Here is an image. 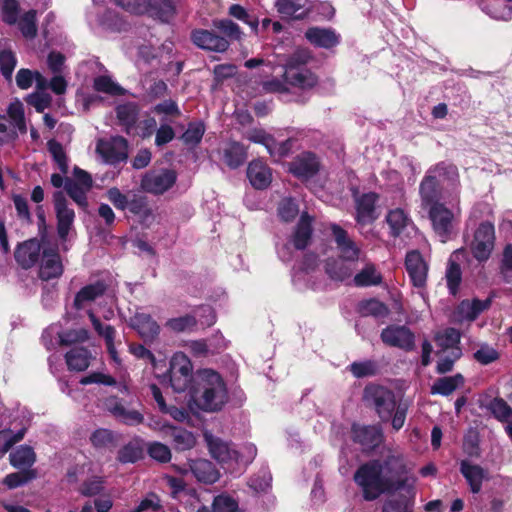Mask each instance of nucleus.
<instances>
[{
	"label": "nucleus",
	"instance_id": "1",
	"mask_svg": "<svg viewBox=\"0 0 512 512\" xmlns=\"http://www.w3.org/2000/svg\"><path fill=\"white\" fill-rule=\"evenodd\" d=\"M354 481L365 500L371 501L383 493L406 490L414 495L416 479L408 475L401 455H390L385 460H373L361 465L354 474Z\"/></svg>",
	"mask_w": 512,
	"mask_h": 512
},
{
	"label": "nucleus",
	"instance_id": "2",
	"mask_svg": "<svg viewBox=\"0 0 512 512\" xmlns=\"http://www.w3.org/2000/svg\"><path fill=\"white\" fill-rule=\"evenodd\" d=\"M420 194L424 203H432L441 198L450 205H459L458 168L448 162H440L430 167L420 184Z\"/></svg>",
	"mask_w": 512,
	"mask_h": 512
},
{
	"label": "nucleus",
	"instance_id": "3",
	"mask_svg": "<svg viewBox=\"0 0 512 512\" xmlns=\"http://www.w3.org/2000/svg\"><path fill=\"white\" fill-rule=\"evenodd\" d=\"M189 393L194 404L208 412L220 410L228 400L222 377L211 369H202L195 373L194 384Z\"/></svg>",
	"mask_w": 512,
	"mask_h": 512
},
{
	"label": "nucleus",
	"instance_id": "4",
	"mask_svg": "<svg viewBox=\"0 0 512 512\" xmlns=\"http://www.w3.org/2000/svg\"><path fill=\"white\" fill-rule=\"evenodd\" d=\"M192 372L190 359L183 352L175 353L170 361V383L175 392L191 389L195 378Z\"/></svg>",
	"mask_w": 512,
	"mask_h": 512
},
{
	"label": "nucleus",
	"instance_id": "5",
	"mask_svg": "<svg viewBox=\"0 0 512 512\" xmlns=\"http://www.w3.org/2000/svg\"><path fill=\"white\" fill-rule=\"evenodd\" d=\"M431 205L429 209V217L433 225L435 233L445 242L452 231L453 221L459 214L458 205H451L454 210L448 209L443 203L434 200L432 203H425Z\"/></svg>",
	"mask_w": 512,
	"mask_h": 512
},
{
	"label": "nucleus",
	"instance_id": "6",
	"mask_svg": "<svg viewBox=\"0 0 512 512\" xmlns=\"http://www.w3.org/2000/svg\"><path fill=\"white\" fill-rule=\"evenodd\" d=\"M495 242V229L491 222H482L475 231L474 238L470 244L473 256L479 261L489 258Z\"/></svg>",
	"mask_w": 512,
	"mask_h": 512
},
{
	"label": "nucleus",
	"instance_id": "7",
	"mask_svg": "<svg viewBox=\"0 0 512 512\" xmlns=\"http://www.w3.org/2000/svg\"><path fill=\"white\" fill-rule=\"evenodd\" d=\"M365 397L371 401L383 421H388L397 409L392 391L382 386H370L365 389Z\"/></svg>",
	"mask_w": 512,
	"mask_h": 512
},
{
	"label": "nucleus",
	"instance_id": "8",
	"mask_svg": "<svg viewBox=\"0 0 512 512\" xmlns=\"http://www.w3.org/2000/svg\"><path fill=\"white\" fill-rule=\"evenodd\" d=\"M96 151L106 163L116 164L127 159L128 143L121 136L111 137L108 140H99Z\"/></svg>",
	"mask_w": 512,
	"mask_h": 512
},
{
	"label": "nucleus",
	"instance_id": "9",
	"mask_svg": "<svg viewBox=\"0 0 512 512\" xmlns=\"http://www.w3.org/2000/svg\"><path fill=\"white\" fill-rule=\"evenodd\" d=\"M381 340L384 344L402 350H412L415 345L413 332L404 325H390L382 330Z\"/></svg>",
	"mask_w": 512,
	"mask_h": 512
},
{
	"label": "nucleus",
	"instance_id": "10",
	"mask_svg": "<svg viewBox=\"0 0 512 512\" xmlns=\"http://www.w3.org/2000/svg\"><path fill=\"white\" fill-rule=\"evenodd\" d=\"M204 438L207 442L211 456L219 463L227 466L238 464L239 452L233 449L229 443L213 436L208 431L204 433Z\"/></svg>",
	"mask_w": 512,
	"mask_h": 512
},
{
	"label": "nucleus",
	"instance_id": "11",
	"mask_svg": "<svg viewBox=\"0 0 512 512\" xmlns=\"http://www.w3.org/2000/svg\"><path fill=\"white\" fill-rule=\"evenodd\" d=\"M339 257L345 261H351L356 264L362 259V252L358 245L348 236L347 232L340 226L333 224L331 226Z\"/></svg>",
	"mask_w": 512,
	"mask_h": 512
},
{
	"label": "nucleus",
	"instance_id": "12",
	"mask_svg": "<svg viewBox=\"0 0 512 512\" xmlns=\"http://www.w3.org/2000/svg\"><path fill=\"white\" fill-rule=\"evenodd\" d=\"M405 266L414 287L423 289L428 276V264L417 250L407 253Z\"/></svg>",
	"mask_w": 512,
	"mask_h": 512
},
{
	"label": "nucleus",
	"instance_id": "13",
	"mask_svg": "<svg viewBox=\"0 0 512 512\" xmlns=\"http://www.w3.org/2000/svg\"><path fill=\"white\" fill-rule=\"evenodd\" d=\"M176 174L172 170L147 173L141 182L143 190L152 194H162L173 186Z\"/></svg>",
	"mask_w": 512,
	"mask_h": 512
},
{
	"label": "nucleus",
	"instance_id": "14",
	"mask_svg": "<svg viewBox=\"0 0 512 512\" xmlns=\"http://www.w3.org/2000/svg\"><path fill=\"white\" fill-rule=\"evenodd\" d=\"M177 470L183 475L190 471L197 481L205 484L215 483L220 477L214 465L205 459L189 460L188 468H177Z\"/></svg>",
	"mask_w": 512,
	"mask_h": 512
},
{
	"label": "nucleus",
	"instance_id": "15",
	"mask_svg": "<svg viewBox=\"0 0 512 512\" xmlns=\"http://www.w3.org/2000/svg\"><path fill=\"white\" fill-rule=\"evenodd\" d=\"M39 264V276L42 280L57 278L63 273L62 261L55 248H43Z\"/></svg>",
	"mask_w": 512,
	"mask_h": 512
},
{
	"label": "nucleus",
	"instance_id": "16",
	"mask_svg": "<svg viewBox=\"0 0 512 512\" xmlns=\"http://www.w3.org/2000/svg\"><path fill=\"white\" fill-rule=\"evenodd\" d=\"M46 244L40 243L36 239H30L20 244L15 252V259L19 265L28 269L40 261L42 257L43 248Z\"/></svg>",
	"mask_w": 512,
	"mask_h": 512
},
{
	"label": "nucleus",
	"instance_id": "17",
	"mask_svg": "<svg viewBox=\"0 0 512 512\" xmlns=\"http://www.w3.org/2000/svg\"><path fill=\"white\" fill-rule=\"evenodd\" d=\"M192 42L203 50L224 52L229 47V42L212 31L197 29L191 33Z\"/></svg>",
	"mask_w": 512,
	"mask_h": 512
},
{
	"label": "nucleus",
	"instance_id": "18",
	"mask_svg": "<svg viewBox=\"0 0 512 512\" xmlns=\"http://www.w3.org/2000/svg\"><path fill=\"white\" fill-rule=\"evenodd\" d=\"M106 291V285L101 281L88 284L82 287L74 298V306L78 310L88 309L89 311H95L91 309V305L101 299Z\"/></svg>",
	"mask_w": 512,
	"mask_h": 512
},
{
	"label": "nucleus",
	"instance_id": "19",
	"mask_svg": "<svg viewBox=\"0 0 512 512\" xmlns=\"http://www.w3.org/2000/svg\"><path fill=\"white\" fill-rule=\"evenodd\" d=\"M54 204L58 220V235L62 240H65L73 224L75 214L68 207L65 196L60 191L54 194Z\"/></svg>",
	"mask_w": 512,
	"mask_h": 512
},
{
	"label": "nucleus",
	"instance_id": "20",
	"mask_svg": "<svg viewBox=\"0 0 512 512\" xmlns=\"http://www.w3.org/2000/svg\"><path fill=\"white\" fill-rule=\"evenodd\" d=\"M154 429H158L165 435L170 436L174 448L178 451L190 450L196 445L195 435L185 429L173 427L169 424L159 425L158 423H155Z\"/></svg>",
	"mask_w": 512,
	"mask_h": 512
},
{
	"label": "nucleus",
	"instance_id": "21",
	"mask_svg": "<svg viewBox=\"0 0 512 512\" xmlns=\"http://www.w3.org/2000/svg\"><path fill=\"white\" fill-rule=\"evenodd\" d=\"M286 82L295 88L307 90L313 88L317 84V77L307 69H299L290 63L284 72Z\"/></svg>",
	"mask_w": 512,
	"mask_h": 512
},
{
	"label": "nucleus",
	"instance_id": "22",
	"mask_svg": "<svg viewBox=\"0 0 512 512\" xmlns=\"http://www.w3.org/2000/svg\"><path fill=\"white\" fill-rule=\"evenodd\" d=\"M356 202V220L360 224L371 223L376 219L375 203L377 194L373 192L365 193L361 196L354 194Z\"/></svg>",
	"mask_w": 512,
	"mask_h": 512
},
{
	"label": "nucleus",
	"instance_id": "23",
	"mask_svg": "<svg viewBox=\"0 0 512 512\" xmlns=\"http://www.w3.org/2000/svg\"><path fill=\"white\" fill-rule=\"evenodd\" d=\"M245 137L251 142L264 145L272 156H284L289 149V141L276 143L275 140L262 129H253L247 132Z\"/></svg>",
	"mask_w": 512,
	"mask_h": 512
},
{
	"label": "nucleus",
	"instance_id": "24",
	"mask_svg": "<svg viewBox=\"0 0 512 512\" xmlns=\"http://www.w3.org/2000/svg\"><path fill=\"white\" fill-rule=\"evenodd\" d=\"M130 325L144 340H153L160 332V326L144 312H136L130 319Z\"/></svg>",
	"mask_w": 512,
	"mask_h": 512
},
{
	"label": "nucleus",
	"instance_id": "25",
	"mask_svg": "<svg viewBox=\"0 0 512 512\" xmlns=\"http://www.w3.org/2000/svg\"><path fill=\"white\" fill-rule=\"evenodd\" d=\"M352 434L354 441L362 446L372 448L382 442V431L376 425H353Z\"/></svg>",
	"mask_w": 512,
	"mask_h": 512
},
{
	"label": "nucleus",
	"instance_id": "26",
	"mask_svg": "<svg viewBox=\"0 0 512 512\" xmlns=\"http://www.w3.org/2000/svg\"><path fill=\"white\" fill-rule=\"evenodd\" d=\"M247 177L256 189L267 188L272 181L270 168L260 160L249 163L247 168Z\"/></svg>",
	"mask_w": 512,
	"mask_h": 512
},
{
	"label": "nucleus",
	"instance_id": "27",
	"mask_svg": "<svg viewBox=\"0 0 512 512\" xmlns=\"http://www.w3.org/2000/svg\"><path fill=\"white\" fill-rule=\"evenodd\" d=\"M319 168V162L312 153H303L297 156L291 163L289 170L297 177L308 178L314 175Z\"/></svg>",
	"mask_w": 512,
	"mask_h": 512
},
{
	"label": "nucleus",
	"instance_id": "28",
	"mask_svg": "<svg viewBox=\"0 0 512 512\" xmlns=\"http://www.w3.org/2000/svg\"><path fill=\"white\" fill-rule=\"evenodd\" d=\"M305 37L312 45L325 49L332 48L339 43V36L334 30L328 28H309Z\"/></svg>",
	"mask_w": 512,
	"mask_h": 512
},
{
	"label": "nucleus",
	"instance_id": "29",
	"mask_svg": "<svg viewBox=\"0 0 512 512\" xmlns=\"http://www.w3.org/2000/svg\"><path fill=\"white\" fill-rule=\"evenodd\" d=\"M460 472L468 482L471 492H480L482 482L486 478L485 470L479 465L472 464L467 460H462L460 463Z\"/></svg>",
	"mask_w": 512,
	"mask_h": 512
},
{
	"label": "nucleus",
	"instance_id": "30",
	"mask_svg": "<svg viewBox=\"0 0 512 512\" xmlns=\"http://www.w3.org/2000/svg\"><path fill=\"white\" fill-rule=\"evenodd\" d=\"M106 408L119 420L128 425L142 423L143 415L137 410L126 409L117 399L110 398L106 401Z\"/></svg>",
	"mask_w": 512,
	"mask_h": 512
},
{
	"label": "nucleus",
	"instance_id": "31",
	"mask_svg": "<svg viewBox=\"0 0 512 512\" xmlns=\"http://www.w3.org/2000/svg\"><path fill=\"white\" fill-rule=\"evenodd\" d=\"M89 319L97 333L105 339L111 358L119 364L120 359L114 346L115 329L110 325L103 326L93 311H89Z\"/></svg>",
	"mask_w": 512,
	"mask_h": 512
},
{
	"label": "nucleus",
	"instance_id": "32",
	"mask_svg": "<svg viewBox=\"0 0 512 512\" xmlns=\"http://www.w3.org/2000/svg\"><path fill=\"white\" fill-rule=\"evenodd\" d=\"M356 268V264L351 261H345L342 258L329 260L326 263V272L332 279L344 280L352 276Z\"/></svg>",
	"mask_w": 512,
	"mask_h": 512
},
{
	"label": "nucleus",
	"instance_id": "33",
	"mask_svg": "<svg viewBox=\"0 0 512 512\" xmlns=\"http://www.w3.org/2000/svg\"><path fill=\"white\" fill-rule=\"evenodd\" d=\"M147 14L163 22H169L176 14V7L172 0H150Z\"/></svg>",
	"mask_w": 512,
	"mask_h": 512
},
{
	"label": "nucleus",
	"instance_id": "34",
	"mask_svg": "<svg viewBox=\"0 0 512 512\" xmlns=\"http://www.w3.org/2000/svg\"><path fill=\"white\" fill-rule=\"evenodd\" d=\"M9 459L13 467L26 470L34 464L36 455L30 446L21 445L10 453Z\"/></svg>",
	"mask_w": 512,
	"mask_h": 512
},
{
	"label": "nucleus",
	"instance_id": "35",
	"mask_svg": "<svg viewBox=\"0 0 512 512\" xmlns=\"http://www.w3.org/2000/svg\"><path fill=\"white\" fill-rule=\"evenodd\" d=\"M311 222V218L306 213L301 215L292 238L296 249H304L309 244L312 234Z\"/></svg>",
	"mask_w": 512,
	"mask_h": 512
},
{
	"label": "nucleus",
	"instance_id": "36",
	"mask_svg": "<svg viewBox=\"0 0 512 512\" xmlns=\"http://www.w3.org/2000/svg\"><path fill=\"white\" fill-rule=\"evenodd\" d=\"M435 342L437 353L450 352L454 348H460V333L454 328H447L435 335Z\"/></svg>",
	"mask_w": 512,
	"mask_h": 512
},
{
	"label": "nucleus",
	"instance_id": "37",
	"mask_svg": "<svg viewBox=\"0 0 512 512\" xmlns=\"http://www.w3.org/2000/svg\"><path fill=\"white\" fill-rule=\"evenodd\" d=\"M464 383L462 374H455L454 376L442 377L434 382L431 387L432 394H440L448 396L452 394L458 387Z\"/></svg>",
	"mask_w": 512,
	"mask_h": 512
},
{
	"label": "nucleus",
	"instance_id": "38",
	"mask_svg": "<svg viewBox=\"0 0 512 512\" xmlns=\"http://www.w3.org/2000/svg\"><path fill=\"white\" fill-rule=\"evenodd\" d=\"M23 37L27 39H34L37 35V12L30 9L18 17V22L15 24Z\"/></svg>",
	"mask_w": 512,
	"mask_h": 512
},
{
	"label": "nucleus",
	"instance_id": "39",
	"mask_svg": "<svg viewBox=\"0 0 512 512\" xmlns=\"http://www.w3.org/2000/svg\"><path fill=\"white\" fill-rule=\"evenodd\" d=\"M67 366L70 370L83 371L90 364L91 355L86 348L71 349L65 355Z\"/></svg>",
	"mask_w": 512,
	"mask_h": 512
},
{
	"label": "nucleus",
	"instance_id": "40",
	"mask_svg": "<svg viewBox=\"0 0 512 512\" xmlns=\"http://www.w3.org/2000/svg\"><path fill=\"white\" fill-rule=\"evenodd\" d=\"M490 305V300L462 301L458 307V313L462 320L473 321Z\"/></svg>",
	"mask_w": 512,
	"mask_h": 512
},
{
	"label": "nucleus",
	"instance_id": "41",
	"mask_svg": "<svg viewBox=\"0 0 512 512\" xmlns=\"http://www.w3.org/2000/svg\"><path fill=\"white\" fill-rule=\"evenodd\" d=\"M246 157V148L239 142H231L224 150V160L231 168H237L242 165Z\"/></svg>",
	"mask_w": 512,
	"mask_h": 512
},
{
	"label": "nucleus",
	"instance_id": "42",
	"mask_svg": "<svg viewBox=\"0 0 512 512\" xmlns=\"http://www.w3.org/2000/svg\"><path fill=\"white\" fill-rule=\"evenodd\" d=\"M117 118L129 133L137 121L139 109L135 103H126L116 108Z\"/></svg>",
	"mask_w": 512,
	"mask_h": 512
},
{
	"label": "nucleus",
	"instance_id": "43",
	"mask_svg": "<svg viewBox=\"0 0 512 512\" xmlns=\"http://www.w3.org/2000/svg\"><path fill=\"white\" fill-rule=\"evenodd\" d=\"M381 281V274L372 264H367L359 273L354 276V283L359 287L378 285L381 283Z\"/></svg>",
	"mask_w": 512,
	"mask_h": 512
},
{
	"label": "nucleus",
	"instance_id": "44",
	"mask_svg": "<svg viewBox=\"0 0 512 512\" xmlns=\"http://www.w3.org/2000/svg\"><path fill=\"white\" fill-rule=\"evenodd\" d=\"M462 253V250H457L452 254L446 271L447 285L452 294L456 293L457 288L461 282V269L460 266L455 262V259H457L458 256Z\"/></svg>",
	"mask_w": 512,
	"mask_h": 512
},
{
	"label": "nucleus",
	"instance_id": "45",
	"mask_svg": "<svg viewBox=\"0 0 512 512\" xmlns=\"http://www.w3.org/2000/svg\"><path fill=\"white\" fill-rule=\"evenodd\" d=\"M358 311L362 316H374L383 318L389 313L385 304L376 299L361 301L358 305Z\"/></svg>",
	"mask_w": 512,
	"mask_h": 512
},
{
	"label": "nucleus",
	"instance_id": "46",
	"mask_svg": "<svg viewBox=\"0 0 512 512\" xmlns=\"http://www.w3.org/2000/svg\"><path fill=\"white\" fill-rule=\"evenodd\" d=\"M386 221L391 229V234L398 236L408 225L409 218L403 209L396 208L389 211L386 216Z\"/></svg>",
	"mask_w": 512,
	"mask_h": 512
},
{
	"label": "nucleus",
	"instance_id": "47",
	"mask_svg": "<svg viewBox=\"0 0 512 512\" xmlns=\"http://www.w3.org/2000/svg\"><path fill=\"white\" fill-rule=\"evenodd\" d=\"M499 357L497 349L487 343L477 344L473 352V358L481 365H489L497 361Z\"/></svg>",
	"mask_w": 512,
	"mask_h": 512
},
{
	"label": "nucleus",
	"instance_id": "48",
	"mask_svg": "<svg viewBox=\"0 0 512 512\" xmlns=\"http://www.w3.org/2000/svg\"><path fill=\"white\" fill-rule=\"evenodd\" d=\"M0 15L3 22L14 25L20 16V4L17 0H0Z\"/></svg>",
	"mask_w": 512,
	"mask_h": 512
},
{
	"label": "nucleus",
	"instance_id": "49",
	"mask_svg": "<svg viewBox=\"0 0 512 512\" xmlns=\"http://www.w3.org/2000/svg\"><path fill=\"white\" fill-rule=\"evenodd\" d=\"M275 6L277 11L286 17L300 18L304 14L301 11L304 7L303 0H277Z\"/></svg>",
	"mask_w": 512,
	"mask_h": 512
},
{
	"label": "nucleus",
	"instance_id": "50",
	"mask_svg": "<svg viewBox=\"0 0 512 512\" xmlns=\"http://www.w3.org/2000/svg\"><path fill=\"white\" fill-rule=\"evenodd\" d=\"M143 455V448L137 441H132L118 451V461L121 463H134Z\"/></svg>",
	"mask_w": 512,
	"mask_h": 512
},
{
	"label": "nucleus",
	"instance_id": "51",
	"mask_svg": "<svg viewBox=\"0 0 512 512\" xmlns=\"http://www.w3.org/2000/svg\"><path fill=\"white\" fill-rule=\"evenodd\" d=\"M197 324L196 316L184 315L169 319L165 327L173 332H186L192 330Z\"/></svg>",
	"mask_w": 512,
	"mask_h": 512
},
{
	"label": "nucleus",
	"instance_id": "52",
	"mask_svg": "<svg viewBox=\"0 0 512 512\" xmlns=\"http://www.w3.org/2000/svg\"><path fill=\"white\" fill-rule=\"evenodd\" d=\"M437 354L439 355V360L437 362L436 371L439 374H445L453 369L454 363L461 357L462 351L461 348H454V350H450V352Z\"/></svg>",
	"mask_w": 512,
	"mask_h": 512
},
{
	"label": "nucleus",
	"instance_id": "53",
	"mask_svg": "<svg viewBox=\"0 0 512 512\" xmlns=\"http://www.w3.org/2000/svg\"><path fill=\"white\" fill-rule=\"evenodd\" d=\"M26 428L14 432L10 428L0 430V455L4 454L14 443L20 441L25 434Z\"/></svg>",
	"mask_w": 512,
	"mask_h": 512
},
{
	"label": "nucleus",
	"instance_id": "54",
	"mask_svg": "<svg viewBox=\"0 0 512 512\" xmlns=\"http://www.w3.org/2000/svg\"><path fill=\"white\" fill-rule=\"evenodd\" d=\"M96 24L105 31H120L123 26L118 15L111 10H105L103 15L96 19Z\"/></svg>",
	"mask_w": 512,
	"mask_h": 512
},
{
	"label": "nucleus",
	"instance_id": "55",
	"mask_svg": "<svg viewBox=\"0 0 512 512\" xmlns=\"http://www.w3.org/2000/svg\"><path fill=\"white\" fill-rule=\"evenodd\" d=\"M65 189L68 195L81 207L87 206L86 194L89 189H84L83 186L79 185L78 182H74L71 179H67L65 182Z\"/></svg>",
	"mask_w": 512,
	"mask_h": 512
},
{
	"label": "nucleus",
	"instance_id": "56",
	"mask_svg": "<svg viewBox=\"0 0 512 512\" xmlns=\"http://www.w3.org/2000/svg\"><path fill=\"white\" fill-rule=\"evenodd\" d=\"M48 149L59 170L66 174L68 172V160L62 145L55 140H50L48 142Z\"/></svg>",
	"mask_w": 512,
	"mask_h": 512
},
{
	"label": "nucleus",
	"instance_id": "57",
	"mask_svg": "<svg viewBox=\"0 0 512 512\" xmlns=\"http://www.w3.org/2000/svg\"><path fill=\"white\" fill-rule=\"evenodd\" d=\"M204 132L205 127L202 123H190L182 135V140L186 145L194 147L200 143Z\"/></svg>",
	"mask_w": 512,
	"mask_h": 512
},
{
	"label": "nucleus",
	"instance_id": "58",
	"mask_svg": "<svg viewBox=\"0 0 512 512\" xmlns=\"http://www.w3.org/2000/svg\"><path fill=\"white\" fill-rule=\"evenodd\" d=\"M148 454L158 462L167 463L171 460L170 448L161 442H151L147 447Z\"/></svg>",
	"mask_w": 512,
	"mask_h": 512
},
{
	"label": "nucleus",
	"instance_id": "59",
	"mask_svg": "<svg viewBox=\"0 0 512 512\" xmlns=\"http://www.w3.org/2000/svg\"><path fill=\"white\" fill-rule=\"evenodd\" d=\"M62 345H70L85 342L89 338V332L84 328L73 329L63 333H57Z\"/></svg>",
	"mask_w": 512,
	"mask_h": 512
},
{
	"label": "nucleus",
	"instance_id": "60",
	"mask_svg": "<svg viewBox=\"0 0 512 512\" xmlns=\"http://www.w3.org/2000/svg\"><path fill=\"white\" fill-rule=\"evenodd\" d=\"M94 88L98 92H103L110 95H120L123 93V89L107 76H99L95 78Z\"/></svg>",
	"mask_w": 512,
	"mask_h": 512
},
{
	"label": "nucleus",
	"instance_id": "61",
	"mask_svg": "<svg viewBox=\"0 0 512 512\" xmlns=\"http://www.w3.org/2000/svg\"><path fill=\"white\" fill-rule=\"evenodd\" d=\"M115 3L126 11L136 15H146L150 7V0H114Z\"/></svg>",
	"mask_w": 512,
	"mask_h": 512
},
{
	"label": "nucleus",
	"instance_id": "62",
	"mask_svg": "<svg viewBox=\"0 0 512 512\" xmlns=\"http://www.w3.org/2000/svg\"><path fill=\"white\" fill-rule=\"evenodd\" d=\"M488 410L500 421H507L511 415V408L501 398H494L488 404Z\"/></svg>",
	"mask_w": 512,
	"mask_h": 512
},
{
	"label": "nucleus",
	"instance_id": "63",
	"mask_svg": "<svg viewBox=\"0 0 512 512\" xmlns=\"http://www.w3.org/2000/svg\"><path fill=\"white\" fill-rule=\"evenodd\" d=\"M16 64L17 60L12 51L3 50L0 52V69L6 79H11Z\"/></svg>",
	"mask_w": 512,
	"mask_h": 512
},
{
	"label": "nucleus",
	"instance_id": "64",
	"mask_svg": "<svg viewBox=\"0 0 512 512\" xmlns=\"http://www.w3.org/2000/svg\"><path fill=\"white\" fill-rule=\"evenodd\" d=\"M238 503L227 495L215 497L213 502V512H236Z\"/></svg>",
	"mask_w": 512,
	"mask_h": 512
}]
</instances>
